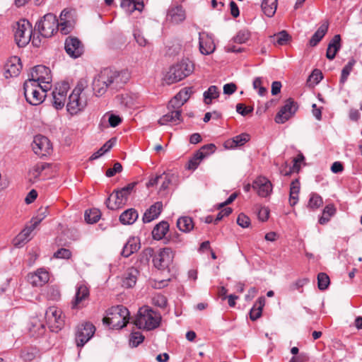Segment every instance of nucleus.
I'll list each match as a JSON object with an SVG mask.
<instances>
[{"label": "nucleus", "mask_w": 362, "mask_h": 362, "mask_svg": "<svg viewBox=\"0 0 362 362\" xmlns=\"http://www.w3.org/2000/svg\"><path fill=\"white\" fill-rule=\"evenodd\" d=\"M128 81V74L124 71H117L110 68L104 69L94 78L93 89L97 96L103 95L107 88L117 90Z\"/></svg>", "instance_id": "obj_1"}, {"label": "nucleus", "mask_w": 362, "mask_h": 362, "mask_svg": "<svg viewBox=\"0 0 362 362\" xmlns=\"http://www.w3.org/2000/svg\"><path fill=\"white\" fill-rule=\"evenodd\" d=\"M66 22H62L60 24L61 32L64 34L68 33L69 31L66 27ZM59 23L58 20L52 13L45 14L40 21L36 23L35 28L38 33L45 38L52 37L58 30Z\"/></svg>", "instance_id": "obj_2"}, {"label": "nucleus", "mask_w": 362, "mask_h": 362, "mask_svg": "<svg viewBox=\"0 0 362 362\" xmlns=\"http://www.w3.org/2000/svg\"><path fill=\"white\" fill-rule=\"evenodd\" d=\"M129 320V310L124 305L112 306L107 310L103 323L112 329H120L126 326Z\"/></svg>", "instance_id": "obj_3"}, {"label": "nucleus", "mask_w": 362, "mask_h": 362, "mask_svg": "<svg viewBox=\"0 0 362 362\" xmlns=\"http://www.w3.org/2000/svg\"><path fill=\"white\" fill-rule=\"evenodd\" d=\"M161 316L148 306L139 308L134 325L139 329L152 330L157 328L160 323Z\"/></svg>", "instance_id": "obj_4"}, {"label": "nucleus", "mask_w": 362, "mask_h": 362, "mask_svg": "<svg viewBox=\"0 0 362 362\" xmlns=\"http://www.w3.org/2000/svg\"><path fill=\"white\" fill-rule=\"evenodd\" d=\"M194 71V64L188 59H183L170 67L165 76L168 84L178 82L189 76Z\"/></svg>", "instance_id": "obj_5"}, {"label": "nucleus", "mask_w": 362, "mask_h": 362, "mask_svg": "<svg viewBox=\"0 0 362 362\" xmlns=\"http://www.w3.org/2000/svg\"><path fill=\"white\" fill-rule=\"evenodd\" d=\"M136 184L137 182H133L119 189L114 190L105 201L107 207L115 210L125 204Z\"/></svg>", "instance_id": "obj_6"}, {"label": "nucleus", "mask_w": 362, "mask_h": 362, "mask_svg": "<svg viewBox=\"0 0 362 362\" xmlns=\"http://www.w3.org/2000/svg\"><path fill=\"white\" fill-rule=\"evenodd\" d=\"M86 87V81L81 80L69 97L66 110L71 115H76L86 106V100L82 99L81 94Z\"/></svg>", "instance_id": "obj_7"}, {"label": "nucleus", "mask_w": 362, "mask_h": 362, "mask_svg": "<svg viewBox=\"0 0 362 362\" xmlns=\"http://www.w3.org/2000/svg\"><path fill=\"white\" fill-rule=\"evenodd\" d=\"M14 38L16 44L20 47L27 45L30 39L32 31L29 21L21 20L13 26Z\"/></svg>", "instance_id": "obj_8"}, {"label": "nucleus", "mask_w": 362, "mask_h": 362, "mask_svg": "<svg viewBox=\"0 0 362 362\" xmlns=\"http://www.w3.org/2000/svg\"><path fill=\"white\" fill-rule=\"evenodd\" d=\"M39 83L27 80L23 84L24 95L26 101L32 105H37L41 104L46 96L45 94H42L38 87Z\"/></svg>", "instance_id": "obj_9"}, {"label": "nucleus", "mask_w": 362, "mask_h": 362, "mask_svg": "<svg viewBox=\"0 0 362 362\" xmlns=\"http://www.w3.org/2000/svg\"><path fill=\"white\" fill-rule=\"evenodd\" d=\"M298 109V105L291 98L286 100L284 105L275 116L274 120L277 124H284L291 118Z\"/></svg>", "instance_id": "obj_10"}, {"label": "nucleus", "mask_w": 362, "mask_h": 362, "mask_svg": "<svg viewBox=\"0 0 362 362\" xmlns=\"http://www.w3.org/2000/svg\"><path fill=\"white\" fill-rule=\"evenodd\" d=\"M174 259V252L170 247L160 249L159 252L153 258L155 267L164 270L170 265Z\"/></svg>", "instance_id": "obj_11"}, {"label": "nucleus", "mask_w": 362, "mask_h": 362, "mask_svg": "<svg viewBox=\"0 0 362 362\" xmlns=\"http://www.w3.org/2000/svg\"><path fill=\"white\" fill-rule=\"evenodd\" d=\"M95 326L90 322H85L78 327L76 333V342L78 347H82L93 336Z\"/></svg>", "instance_id": "obj_12"}, {"label": "nucleus", "mask_w": 362, "mask_h": 362, "mask_svg": "<svg viewBox=\"0 0 362 362\" xmlns=\"http://www.w3.org/2000/svg\"><path fill=\"white\" fill-rule=\"evenodd\" d=\"M32 148L34 153L40 157L49 155L52 151L50 141L42 135H37L34 137Z\"/></svg>", "instance_id": "obj_13"}, {"label": "nucleus", "mask_w": 362, "mask_h": 362, "mask_svg": "<svg viewBox=\"0 0 362 362\" xmlns=\"http://www.w3.org/2000/svg\"><path fill=\"white\" fill-rule=\"evenodd\" d=\"M69 85L67 82L58 83L52 91L53 106L60 110L64 106Z\"/></svg>", "instance_id": "obj_14"}, {"label": "nucleus", "mask_w": 362, "mask_h": 362, "mask_svg": "<svg viewBox=\"0 0 362 362\" xmlns=\"http://www.w3.org/2000/svg\"><path fill=\"white\" fill-rule=\"evenodd\" d=\"M46 318L52 325L53 331L58 332L64 325V317L62 311L56 307H49L46 311Z\"/></svg>", "instance_id": "obj_15"}, {"label": "nucleus", "mask_w": 362, "mask_h": 362, "mask_svg": "<svg viewBox=\"0 0 362 362\" xmlns=\"http://www.w3.org/2000/svg\"><path fill=\"white\" fill-rule=\"evenodd\" d=\"M50 70L44 65H37L33 68L30 73V78L28 80L36 82V83H47L52 81Z\"/></svg>", "instance_id": "obj_16"}, {"label": "nucleus", "mask_w": 362, "mask_h": 362, "mask_svg": "<svg viewBox=\"0 0 362 362\" xmlns=\"http://www.w3.org/2000/svg\"><path fill=\"white\" fill-rule=\"evenodd\" d=\"M64 49L67 54L74 59L81 57L84 52L82 42L78 38L72 36H69L66 39Z\"/></svg>", "instance_id": "obj_17"}, {"label": "nucleus", "mask_w": 362, "mask_h": 362, "mask_svg": "<svg viewBox=\"0 0 362 362\" xmlns=\"http://www.w3.org/2000/svg\"><path fill=\"white\" fill-rule=\"evenodd\" d=\"M252 188L257 191L259 196L267 197L272 191V185L267 178L259 177L253 182Z\"/></svg>", "instance_id": "obj_18"}, {"label": "nucleus", "mask_w": 362, "mask_h": 362, "mask_svg": "<svg viewBox=\"0 0 362 362\" xmlns=\"http://www.w3.org/2000/svg\"><path fill=\"white\" fill-rule=\"evenodd\" d=\"M192 93V87L182 88L169 101V107L181 108Z\"/></svg>", "instance_id": "obj_19"}, {"label": "nucleus", "mask_w": 362, "mask_h": 362, "mask_svg": "<svg viewBox=\"0 0 362 362\" xmlns=\"http://www.w3.org/2000/svg\"><path fill=\"white\" fill-rule=\"evenodd\" d=\"M199 50L202 54L208 55L215 50L214 39L206 33H200L199 38Z\"/></svg>", "instance_id": "obj_20"}, {"label": "nucleus", "mask_w": 362, "mask_h": 362, "mask_svg": "<svg viewBox=\"0 0 362 362\" xmlns=\"http://www.w3.org/2000/svg\"><path fill=\"white\" fill-rule=\"evenodd\" d=\"M168 112L165 115H164L160 119L158 120V123L160 125H166L169 123L177 124L181 122V108H173L171 107H169V104L168 105Z\"/></svg>", "instance_id": "obj_21"}, {"label": "nucleus", "mask_w": 362, "mask_h": 362, "mask_svg": "<svg viewBox=\"0 0 362 362\" xmlns=\"http://www.w3.org/2000/svg\"><path fill=\"white\" fill-rule=\"evenodd\" d=\"M22 69V64L20 58L17 57H11L5 65V77H16L18 76Z\"/></svg>", "instance_id": "obj_22"}, {"label": "nucleus", "mask_w": 362, "mask_h": 362, "mask_svg": "<svg viewBox=\"0 0 362 362\" xmlns=\"http://www.w3.org/2000/svg\"><path fill=\"white\" fill-rule=\"evenodd\" d=\"M89 296V290L84 285L77 287L74 299L71 302L72 309H80L84 306L83 300Z\"/></svg>", "instance_id": "obj_23"}, {"label": "nucleus", "mask_w": 362, "mask_h": 362, "mask_svg": "<svg viewBox=\"0 0 362 362\" xmlns=\"http://www.w3.org/2000/svg\"><path fill=\"white\" fill-rule=\"evenodd\" d=\"M28 281L34 286H41L49 281V274L43 269L28 275Z\"/></svg>", "instance_id": "obj_24"}, {"label": "nucleus", "mask_w": 362, "mask_h": 362, "mask_svg": "<svg viewBox=\"0 0 362 362\" xmlns=\"http://www.w3.org/2000/svg\"><path fill=\"white\" fill-rule=\"evenodd\" d=\"M163 209L161 202H157L151 205L144 213L142 220L144 223H150L157 218L160 214Z\"/></svg>", "instance_id": "obj_25"}, {"label": "nucleus", "mask_w": 362, "mask_h": 362, "mask_svg": "<svg viewBox=\"0 0 362 362\" xmlns=\"http://www.w3.org/2000/svg\"><path fill=\"white\" fill-rule=\"evenodd\" d=\"M250 139V136L247 133H243L237 135L232 139L226 140L223 146L226 149H231L235 147L242 146L247 143Z\"/></svg>", "instance_id": "obj_26"}, {"label": "nucleus", "mask_w": 362, "mask_h": 362, "mask_svg": "<svg viewBox=\"0 0 362 362\" xmlns=\"http://www.w3.org/2000/svg\"><path fill=\"white\" fill-rule=\"evenodd\" d=\"M139 272L134 267L129 268L124 274L122 286L132 288L135 286Z\"/></svg>", "instance_id": "obj_27"}, {"label": "nucleus", "mask_w": 362, "mask_h": 362, "mask_svg": "<svg viewBox=\"0 0 362 362\" xmlns=\"http://www.w3.org/2000/svg\"><path fill=\"white\" fill-rule=\"evenodd\" d=\"M140 248L139 239L132 237L124 245L121 255L124 257H129L132 254L137 252Z\"/></svg>", "instance_id": "obj_28"}, {"label": "nucleus", "mask_w": 362, "mask_h": 362, "mask_svg": "<svg viewBox=\"0 0 362 362\" xmlns=\"http://www.w3.org/2000/svg\"><path fill=\"white\" fill-rule=\"evenodd\" d=\"M329 28V23L327 21H324L318 28L317 31L313 35L309 40V45L311 47L316 46L327 33Z\"/></svg>", "instance_id": "obj_29"}, {"label": "nucleus", "mask_w": 362, "mask_h": 362, "mask_svg": "<svg viewBox=\"0 0 362 362\" xmlns=\"http://www.w3.org/2000/svg\"><path fill=\"white\" fill-rule=\"evenodd\" d=\"M168 17L173 23L177 24L185 19V11L181 6H177L169 8Z\"/></svg>", "instance_id": "obj_30"}, {"label": "nucleus", "mask_w": 362, "mask_h": 362, "mask_svg": "<svg viewBox=\"0 0 362 362\" xmlns=\"http://www.w3.org/2000/svg\"><path fill=\"white\" fill-rule=\"evenodd\" d=\"M36 227L33 223L30 226L25 228L13 240V244L16 247H21L30 240V235L32 231Z\"/></svg>", "instance_id": "obj_31"}, {"label": "nucleus", "mask_w": 362, "mask_h": 362, "mask_svg": "<svg viewBox=\"0 0 362 362\" xmlns=\"http://www.w3.org/2000/svg\"><path fill=\"white\" fill-rule=\"evenodd\" d=\"M340 42H341L340 35H335L333 37V38L332 39V40L329 42L328 47H327V53H326V57L327 59H329L330 60H332L334 59L336 54L340 49V47H341Z\"/></svg>", "instance_id": "obj_32"}, {"label": "nucleus", "mask_w": 362, "mask_h": 362, "mask_svg": "<svg viewBox=\"0 0 362 362\" xmlns=\"http://www.w3.org/2000/svg\"><path fill=\"white\" fill-rule=\"evenodd\" d=\"M139 218V214L135 209L131 208L123 211L119 216V221L124 225H132Z\"/></svg>", "instance_id": "obj_33"}, {"label": "nucleus", "mask_w": 362, "mask_h": 362, "mask_svg": "<svg viewBox=\"0 0 362 362\" xmlns=\"http://www.w3.org/2000/svg\"><path fill=\"white\" fill-rule=\"evenodd\" d=\"M169 230V224L167 221H162L156 224L152 230V236L154 240L163 239Z\"/></svg>", "instance_id": "obj_34"}, {"label": "nucleus", "mask_w": 362, "mask_h": 362, "mask_svg": "<svg viewBox=\"0 0 362 362\" xmlns=\"http://www.w3.org/2000/svg\"><path fill=\"white\" fill-rule=\"evenodd\" d=\"M264 304L265 298L264 296L259 297L250 310V318L251 320L255 321L261 317Z\"/></svg>", "instance_id": "obj_35"}, {"label": "nucleus", "mask_w": 362, "mask_h": 362, "mask_svg": "<svg viewBox=\"0 0 362 362\" xmlns=\"http://www.w3.org/2000/svg\"><path fill=\"white\" fill-rule=\"evenodd\" d=\"M121 7L125 11V12L130 14L136 10L141 11L144 8V3L136 2L133 0H122L121 2Z\"/></svg>", "instance_id": "obj_36"}, {"label": "nucleus", "mask_w": 362, "mask_h": 362, "mask_svg": "<svg viewBox=\"0 0 362 362\" xmlns=\"http://www.w3.org/2000/svg\"><path fill=\"white\" fill-rule=\"evenodd\" d=\"M177 227L182 232L189 233L194 228L192 218L189 216L179 218L177 221Z\"/></svg>", "instance_id": "obj_37"}, {"label": "nucleus", "mask_w": 362, "mask_h": 362, "mask_svg": "<svg viewBox=\"0 0 362 362\" xmlns=\"http://www.w3.org/2000/svg\"><path fill=\"white\" fill-rule=\"evenodd\" d=\"M261 6L267 16L272 17L277 8V0H263Z\"/></svg>", "instance_id": "obj_38"}, {"label": "nucleus", "mask_w": 362, "mask_h": 362, "mask_svg": "<svg viewBox=\"0 0 362 362\" xmlns=\"http://www.w3.org/2000/svg\"><path fill=\"white\" fill-rule=\"evenodd\" d=\"M51 164L47 163H37L33 165L29 170L30 175L34 179H37L42 175V172L50 168Z\"/></svg>", "instance_id": "obj_39"}, {"label": "nucleus", "mask_w": 362, "mask_h": 362, "mask_svg": "<svg viewBox=\"0 0 362 362\" xmlns=\"http://www.w3.org/2000/svg\"><path fill=\"white\" fill-rule=\"evenodd\" d=\"M37 350L35 347L33 346H28L22 349L21 351L20 357L25 361V362H30L35 359L37 354Z\"/></svg>", "instance_id": "obj_40"}, {"label": "nucleus", "mask_w": 362, "mask_h": 362, "mask_svg": "<svg viewBox=\"0 0 362 362\" xmlns=\"http://www.w3.org/2000/svg\"><path fill=\"white\" fill-rule=\"evenodd\" d=\"M336 209L333 204L327 205L322 211V216L319 218V223L325 225L329 222L330 218L334 215Z\"/></svg>", "instance_id": "obj_41"}, {"label": "nucleus", "mask_w": 362, "mask_h": 362, "mask_svg": "<svg viewBox=\"0 0 362 362\" xmlns=\"http://www.w3.org/2000/svg\"><path fill=\"white\" fill-rule=\"evenodd\" d=\"M31 324L29 330L33 337H38L44 334L45 327L40 320L35 319Z\"/></svg>", "instance_id": "obj_42"}, {"label": "nucleus", "mask_w": 362, "mask_h": 362, "mask_svg": "<svg viewBox=\"0 0 362 362\" xmlns=\"http://www.w3.org/2000/svg\"><path fill=\"white\" fill-rule=\"evenodd\" d=\"M220 92L216 86H211L204 93V103L207 105L211 103L212 99L219 97Z\"/></svg>", "instance_id": "obj_43"}, {"label": "nucleus", "mask_w": 362, "mask_h": 362, "mask_svg": "<svg viewBox=\"0 0 362 362\" xmlns=\"http://www.w3.org/2000/svg\"><path fill=\"white\" fill-rule=\"evenodd\" d=\"M203 159L204 156H202V153L201 151H197L187 162L186 168L187 170H194L197 168Z\"/></svg>", "instance_id": "obj_44"}, {"label": "nucleus", "mask_w": 362, "mask_h": 362, "mask_svg": "<svg viewBox=\"0 0 362 362\" xmlns=\"http://www.w3.org/2000/svg\"><path fill=\"white\" fill-rule=\"evenodd\" d=\"M101 213L98 209H93L85 211L84 218L88 223H95L98 222L100 218Z\"/></svg>", "instance_id": "obj_45"}, {"label": "nucleus", "mask_w": 362, "mask_h": 362, "mask_svg": "<svg viewBox=\"0 0 362 362\" xmlns=\"http://www.w3.org/2000/svg\"><path fill=\"white\" fill-rule=\"evenodd\" d=\"M356 62V61L354 58H352L342 69L340 77L341 83H344L346 81L348 76H349L351 71H352L353 66L355 65Z\"/></svg>", "instance_id": "obj_46"}, {"label": "nucleus", "mask_w": 362, "mask_h": 362, "mask_svg": "<svg viewBox=\"0 0 362 362\" xmlns=\"http://www.w3.org/2000/svg\"><path fill=\"white\" fill-rule=\"evenodd\" d=\"M291 37L286 30H282L273 36L274 45H284L289 41Z\"/></svg>", "instance_id": "obj_47"}, {"label": "nucleus", "mask_w": 362, "mask_h": 362, "mask_svg": "<svg viewBox=\"0 0 362 362\" xmlns=\"http://www.w3.org/2000/svg\"><path fill=\"white\" fill-rule=\"evenodd\" d=\"M154 250L152 247L145 248L139 256V261L141 264H148L150 259L154 257Z\"/></svg>", "instance_id": "obj_48"}, {"label": "nucleus", "mask_w": 362, "mask_h": 362, "mask_svg": "<svg viewBox=\"0 0 362 362\" xmlns=\"http://www.w3.org/2000/svg\"><path fill=\"white\" fill-rule=\"evenodd\" d=\"M330 284L329 276L324 272H320L317 275V286L321 291L326 290Z\"/></svg>", "instance_id": "obj_49"}, {"label": "nucleus", "mask_w": 362, "mask_h": 362, "mask_svg": "<svg viewBox=\"0 0 362 362\" xmlns=\"http://www.w3.org/2000/svg\"><path fill=\"white\" fill-rule=\"evenodd\" d=\"M323 204L322 198L316 193H312L308 202V206L312 209L320 207Z\"/></svg>", "instance_id": "obj_50"}, {"label": "nucleus", "mask_w": 362, "mask_h": 362, "mask_svg": "<svg viewBox=\"0 0 362 362\" xmlns=\"http://www.w3.org/2000/svg\"><path fill=\"white\" fill-rule=\"evenodd\" d=\"M113 146V143L111 140L107 141L98 151L95 152L90 157V160H93L99 158L104 153L110 151Z\"/></svg>", "instance_id": "obj_51"}, {"label": "nucleus", "mask_w": 362, "mask_h": 362, "mask_svg": "<svg viewBox=\"0 0 362 362\" xmlns=\"http://www.w3.org/2000/svg\"><path fill=\"white\" fill-rule=\"evenodd\" d=\"M144 336L141 332H132L129 337V346L132 347H137L144 341Z\"/></svg>", "instance_id": "obj_52"}, {"label": "nucleus", "mask_w": 362, "mask_h": 362, "mask_svg": "<svg viewBox=\"0 0 362 362\" xmlns=\"http://www.w3.org/2000/svg\"><path fill=\"white\" fill-rule=\"evenodd\" d=\"M322 78V72L318 69H315L308 77L307 83L310 85L315 86L320 83Z\"/></svg>", "instance_id": "obj_53"}, {"label": "nucleus", "mask_w": 362, "mask_h": 362, "mask_svg": "<svg viewBox=\"0 0 362 362\" xmlns=\"http://www.w3.org/2000/svg\"><path fill=\"white\" fill-rule=\"evenodd\" d=\"M250 37V33L247 30H240L233 38V42L239 44L245 43Z\"/></svg>", "instance_id": "obj_54"}, {"label": "nucleus", "mask_w": 362, "mask_h": 362, "mask_svg": "<svg viewBox=\"0 0 362 362\" xmlns=\"http://www.w3.org/2000/svg\"><path fill=\"white\" fill-rule=\"evenodd\" d=\"M47 216V209H40L39 214L33 217L30 223H33L34 226L37 227V226Z\"/></svg>", "instance_id": "obj_55"}, {"label": "nucleus", "mask_w": 362, "mask_h": 362, "mask_svg": "<svg viewBox=\"0 0 362 362\" xmlns=\"http://www.w3.org/2000/svg\"><path fill=\"white\" fill-rule=\"evenodd\" d=\"M304 156L302 153H300L298 155V156L296 158H294L293 160V166L292 168L290 169L289 172L288 173H286L285 175H290L292 172H298L299 170H300V165H299V163L300 162H302L303 160H304Z\"/></svg>", "instance_id": "obj_56"}, {"label": "nucleus", "mask_w": 362, "mask_h": 362, "mask_svg": "<svg viewBox=\"0 0 362 362\" xmlns=\"http://www.w3.org/2000/svg\"><path fill=\"white\" fill-rule=\"evenodd\" d=\"M71 257V252L66 248H60L54 253V257L57 259H69Z\"/></svg>", "instance_id": "obj_57"}, {"label": "nucleus", "mask_w": 362, "mask_h": 362, "mask_svg": "<svg viewBox=\"0 0 362 362\" xmlns=\"http://www.w3.org/2000/svg\"><path fill=\"white\" fill-rule=\"evenodd\" d=\"M216 149V146L214 144H209L203 146L201 147L199 150L197 151H201L202 153V156H204V158L206 156L212 154L215 152Z\"/></svg>", "instance_id": "obj_58"}, {"label": "nucleus", "mask_w": 362, "mask_h": 362, "mask_svg": "<svg viewBox=\"0 0 362 362\" xmlns=\"http://www.w3.org/2000/svg\"><path fill=\"white\" fill-rule=\"evenodd\" d=\"M253 107L251 106H245L243 103H238L236 105V111L242 116H246L253 112Z\"/></svg>", "instance_id": "obj_59"}, {"label": "nucleus", "mask_w": 362, "mask_h": 362, "mask_svg": "<svg viewBox=\"0 0 362 362\" xmlns=\"http://www.w3.org/2000/svg\"><path fill=\"white\" fill-rule=\"evenodd\" d=\"M237 223L242 228H248L250 225V219L247 216L241 213L237 218Z\"/></svg>", "instance_id": "obj_60"}, {"label": "nucleus", "mask_w": 362, "mask_h": 362, "mask_svg": "<svg viewBox=\"0 0 362 362\" xmlns=\"http://www.w3.org/2000/svg\"><path fill=\"white\" fill-rule=\"evenodd\" d=\"M153 304L160 308H165L167 305V298L161 294H157L153 298Z\"/></svg>", "instance_id": "obj_61"}, {"label": "nucleus", "mask_w": 362, "mask_h": 362, "mask_svg": "<svg viewBox=\"0 0 362 362\" xmlns=\"http://www.w3.org/2000/svg\"><path fill=\"white\" fill-rule=\"evenodd\" d=\"M122 165H121L120 163L116 162L114 164L113 168L107 169L105 175L107 177H110L114 176L116 173L122 172Z\"/></svg>", "instance_id": "obj_62"}, {"label": "nucleus", "mask_w": 362, "mask_h": 362, "mask_svg": "<svg viewBox=\"0 0 362 362\" xmlns=\"http://www.w3.org/2000/svg\"><path fill=\"white\" fill-rule=\"evenodd\" d=\"M134 37L136 41V42L140 45V46H142V47H144L147 44V40L144 37V35L141 34V33L140 32V30H135L134 31Z\"/></svg>", "instance_id": "obj_63"}, {"label": "nucleus", "mask_w": 362, "mask_h": 362, "mask_svg": "<svg viewBox=\"0 0 362 362\" xmlns=\"http://www.w3.org/2000/svg\"><path fill=\"white\" fill-rule=\"evenodd\" d=\"M309 361V356L308 354L301 352L297 356H293L289 361V362H307Z\"/></svg>", "instance_id": "obj_64"}]
</instances>
